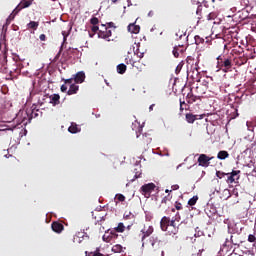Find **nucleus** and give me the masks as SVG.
<instances>
[{"label": "nucleus", "mask_w": 256, "mask_h": 256, "mask_svg": "<svg viewBox=\"0 0 256 256\" xmlns=\"http://www.w3.org/2000/svg\"><path fill=\"white\" fill-rule=\"evenodd\" d=\"M211 1V3H215V0H210Z\"/></svg>", "instance_id": "nucleus-64"}, {"label": "nucleus", "mask_w": 256, "mask_h": 256, "mask_svg": "<svg viewBox=\"0 0 256 256\" xmlns=\"http://www.w3.org/2000/svg\"><path fill=\"white\" fill-rule=\"evenodd\" d=\"M172 191H177L179 189V185L178 184H174L171 186Z\"/></svg>", "instance_id": "nucleus-50"}, {"label": "nucleus", "mask_w": 256, "mask_h": 256, "mask_svg": "<svg viewBox=\"0 0 256 256\" xmlns=\"http://www.w3.org/2000/svg\"><path fill=\"white\" fill-rule=\"evenodd\" d=\"M90 23H91V25H93V26L99 25V18H97V17H92V18L90 19Z\"/></svg>", "instance_id": "nucleus-35"}, {"label": "nucleus", "mask_w": 256, "mask_h": 256, "mask_svg": "<svg viewBox=\"0 0 256 256\" xmlns=\"http://www.w3.org/2000/svg\"><path fill=\"white\" fill-rule=\"evenodd\" d=\"M217 159H220V161H223L225 159H229V152L225 150H221L217 154Z\"/></svg>", "instance_id": "nucleus-19"}, {"label": "nucleus", "mask_w": 256, "mask_h": 256, "mask_svg": "<svg viewBox=\"0 0 256 256\" xmlns=\"http://www.w3.org/2000/svg\"><path fill=\"white\" fill-rule=\"evenodd\" d=\"M153 107H155V104L150 105L149 111H153Z\"/></svg>", "instance_id": "nucleus-57"}, {"label": "nucleus", "mask_w": 256, "mask_h": 256, "mask_svg": "<svg viewBox=\"0 0 256 256\" xmlns=\"http://www.w3.org/2000/svg\"><path fill=\"white\" fill-rule=\"evenodd\" d=\"M62 81H64L65 85H74L73 81H75V78L72 76V78L62 79Z\"/></svg>", "instance_id": "nucleus-34"}, {"label": "nucleus", "mask_w": 256, "mask_h": 256, "mask_svg": "<svg viewBox=\"0 0 256 256\" xmlns=\"http://www.w3.org/2000/svg\"><path fill=\"white\" fill-rule=\"evenodd\" d=\"M51 102L53 103V105H59V99H61V96H59V94H53L51 97Z\"/></svg>", "instance_id": "nucleus-27"}, {"label": "nucleus", "mask_w": 256, "mask_h": 256, "mask_svg": "<svg viewBox=\"0 0 256 256\" xmlns=\"http://www.w3.org/2000/svg\"><path fill=\"white\" fill-rule=\"evenodd\" d=\"M207 89H209V86H207V84L200 83L197 84L195 88V93L201 99V97H203V95L207 93Z\"/></svg>", "instance_id": "nucleus-11"}, {"label": "nucleus", "mask_w": 256, "mask_h": 256, "mask_svg": "<svg viewBox=\"0 0 256 256\" xmlns=\"http://www.w3.org/2000/svg\"><path fill=\"white\" fill-rule=\"evenodd\" d=\"M119 237V235L115 232V231H107L104 233V235L102 236V240L105 242V243H111V241L113 239H117Z\"/></svg>", "instance_id": "nucleus-12"}, {"label": "nucleus", "mask_w": 256, "mask_h": 256, "mask_svg": "<svg viewBox=\"0 0 256 256\" xmlns=\"http://www.w3.org/2000/svg\"><path fill=\"white\" fill-rule=\"evenodd\" d=\"M227 176V173L222 172V171H217L216 172V177H218V179H223V177Z\"/></svg>", "instance_id": "nucleus-37"}, {"label": "nucleus", "mask_w": 256, "mask_h": 256, "mask_svg": "<svg viewBox=\"0 0 256 256\" xmlns=\"http://www.w3.org/2000/svg\"><path fill=\"white\" fill-rule=\"evenodd\" d=\"M113 35L111 29L107 27V25L102 24V29L98 32L99 39H105L106 41H111L109 37Z\"/></svg>", "instance_id": "nucleus-5"}, {"label": "nucleus", "mask_w": 256, "mask_h": 256, "mask_svg": "<svg viewBox=\"0 0 256 256\" xmlns=\"http://www.w3.org/2000/svg\"><path fill=\"white\" fill-rule=\"evenodd\" d=\"M241 5H243V7H249V0H241Z\"/></svg>", "instance_id": "nucleus-46"}, {"label": "nucleus", "mask_w": 256, "mask_h": 256, "mask_svg": "<svg viewBox=\"0 0 256 256\" xmlns=\"http://www.w3.org/2000/svg\"><path fill=\"white\" fill-rule=\"evenodd\" d=\"M106 25H107L106 27H107L108 29H116L115 23H113V22H109V23H107Z\"/></svg>", "instance_id": "nucleus-45"}, {"label": "nucleus", "mask_w": 256, "mask_h": 256, "mask_svg": "<svg viewBox=\"0 0 256 256\" xmlns=\"http://www.w3.org/2000/svg\"><path fill=\"white\" fill-rule=\"evenodd\" d=\"M90 255H92V256H104L103 254H101L99 252V248L95 252H91Z\"/></svg>", "instance_id": "nucleus-44"}, {"label": "nucleus", "mask_w": 256, "mask_h": 256, "mask_svg": "<svg viewBox=\"0 0 256 256\" xmlns=\"http://www.w3.org/2000/svg\"><path fill=\"white\" fill-rule=\"evenodd\" d=\"M185 52V50H183L181 48V46H175L174 49H173V55L174 57L178 58L179 57V54H183Z\"/></svg>", "instance_id": "nucleus-24"}, {"label": "nucleus", "mask_w": 256, "mask_h": 256, "mask_svg": "<svg viewBox=\"0 0 256 256\" xmlns=\"http://www.w3.org/2000/svg\"><path fill=\"white\" fill-rule=\"evenodd\" d=\"M39 27V22L30 21L27 24V29H32L33 31H37V28Z\"/></svg>", "instance_id": "nucleus-26"}, {"label": "nucleus", "mask_w": 256, "mask_h": 256, "mask_svg": "<svg viewBox=\"0 0 256 256\" xmlns=\"http://www.w3.org/2000/svg\"><path fill=\"white\" fill-rule=\"evenodd\" d=\"M127 3H128V7H131V5H133V4L131 3V0H127Z\"/></svg>", "instance_id": "nucleus-58"}, {"label": "nucleus", "mask_w": 256, "mask_h": 256, "mask_svg": "<svg viewBox=\"0 0 256 256\" xmlns=\"http://www.w3.org/2000/svg\"><path fill=\"white\" fill-rule=\"evenodd\" d=\"M33 0H22L19 5L14 9L15 14L19 13L21 9H27V7H31Z\"/></svg>", "instance_id": "nucleus-13"}, {"label": "nucleus", "mask_w": 256, "mask_h": 256, "mask_svg": "<svg viewBox=\"0 0 256 256\" xmlns=\"http://www.w3.org/2000/svg\"><path fill=\"white\" fill-rule=\"evenodd\" d=\"M175 209H177V211H181V209H183V205L181 204V202L175 203Z\"/></svg>", "instance_id": "nucleus-43"}, {"label": "nucleus", "mask_w": 256, "mask_h": 256, "mask_svg": "<svg viewBox=\"0 0 256 256\" xmlns=\"http://www.w3.org/2000/svg\"><path fill=\"white\" fill-rule=\"evenodd\" d=\"M91 31H92V33H94V34L97 33V31H99V26H97V25H96V26H92V27H91Z\"/></svg>", "instance_id": "nucleus-47"}, {"label": "nucleus", "mask_w": 256, "mask_h": 256, "mask_svg": "<svg viewBox=\"0 0 256 256\" xmlns=\"http://www.w3.org/2000/svg\"><path fill=\"white\" fill-rule=\"evenodd\" d=\"M117 201H120V203H123L125 201V195L123 194H116Z\"/></svg>", "instance_id": "nucleus-38"}, {"label": "nucleus", "mask_w": 256, "mask_h": 256, "mask_svg": "<svg viewBox=\"0 0 256 256\" xmlns=\"http://www.w3.org/2000/svg\"><path fill=\"white\" fill-rule=\"evenodd\" d=\"M137 139H140V145L142 147H147V145H150V143L153 141V138H151V134L144 133L141 135H137Z\"/></svg>", "instance_id": "nucleus-7"}, {"label": "nucleus", "mask_w": 256, "mask_h": 256, "mask_svg": "<svg viewBox=\"0 0 256 256\" xmlns=\"http://www.w3.org/2000/svg\"><path fill=\"white\" fill-rule=\"evenodd\" d=\"M185 119L187 121V123H195V121H197V115H194L193 113H187L185 115Z\"/></svg>", "instance_id": "nucleus-18"}, {"label": "nucleus", "mask_w": 256, "mask_h": 256, "mask_svg": "<svg viewBox=\"0 0 256 256\" xmlns=\"http://www.w3.org/2000/svg\"><path fill=\"white\" fill-rule=\"evenodd\" d=\"M127 71V65L125 64H119L117 66V73H119V75H125V72Z\"/></svg>", "instance_id": "nucleus-23"}, {"label": "nucleus", "mask_w": 256, "mask_h": 256, "mask_svg": "<svg viewBox=\"0 0 256 256\" xmlns=\"http://www.w3.org/2000/svg\"><path fill=\"white\" fill-rule=\"evenodd\" d=\"M119 0H112V3L117 4Z\"/></svg>", "instance_id": "nucleus-59"}, {"label": "nucleus", "mask_w": 256, "mask_h": 256, "mask_svg": "<svg viewBox=\"0 0 256 256\" xmlns=\"http://www.w3.org/2000/svg\"><path fill=\"white\" fill-rule=\"evenodd\" d=\"M179 103H180V113H183V111H189V103H186L184 100H181V99L179 100Z\"/></svg>", "instance_id": "nucleus-22"}, {"label": "nucleus", "mask_w": 256, "mask_h": 256, "mask_svg": "<svg viewBox=\"0 0 256 256\" xmlns=\"http://www.w3.org/2000/svg\"><path fill=\"white\" fill-rule=\"evenodd\" d=\"M61 53H63V46L60 47L59 52L54 57V61H59V57H61Z\"/></svg>", "instance_id": "nucleus-40"}, {"label": "nucleus", "mask_w": 256, "mask_h": 256, "mask_svg": "<svg viewBox=\"0 0 256 256\" xmlns=\"http://www.w3.org/2000/svg\"><path fill=\"white\" fill-rule=\"evenodd\" d=\"M202 11H203V5H201V3L198 2V7H197V10H196V15L201 17V12Z\"/></svg>", "instance_id": "nucleus-36"}, {"label": "nucleus", "mask_w": 256, "mask_h": 256, "mask_svg": "<svg viewBox=\"0 0 256 256\" xmlns=\"http://www.w3.org/2000/svg\"><path fill=\"white\" fill-rule=\"evenodd\" d=\"M204 7H209V2L207 0H204L203 2Z\"/></svg>", "instance_id": "nucleus-54"}, {"label": "nucleus", "mask_w": 256, "mask_h": 256, "mask_svg": "<svg viewBox=\"0 0 256 256\" xmlns=\"http://www.w3.org/2000/svg\"><path fill=\"white\" fill-rule=\"evenodd\" d=\"M207 21H214V19H217V13L215 12H210L207 16H206Z\"/></svg>", "instance_id": "nucleus-32"}, {"label": "nucleus", "mask_w": 256, "mask_h": 256, "mask_svg": "<svg viewBox=\"0 0 256 256\" xmlns=\"http://www.w3.org/2000/svg\"><path fill=\"white\" fill-rule=\"evenodd\" d=\"M105 83H106V85L109 87V82H107V80H105Z\"/></svg>", "instance_id": "nucleus-62"}, {"label": "nucleus", "mask_w": 256, "mask_h": 256, "mask_svg": "<svg viewBox=\"0 0 256 256\" xmlns=\"http://www.w3.org/2000/svg\"><path fill=\"white\" fill-rule=\"evenodd\" d=\"M39 39H40V41H46L47 36H46L45 34H41V35L39 36Z\"/></svg>", "instance_id": "nucleus-51"}, {"label": "nucleus", "mask_w": 256, "mask_h": 256, "mask_svg": "<svg viewBox=\"0 0 256 256\" xmlns=\"http://www.w3.org/2000/svg\"><path fill=\"white\" fill-rule=\"evenodd\" d=\"M141 177L140 175H135V179H139Z\"/></svg>", "instance_id": "nucleus-61"}, {"label": "nucleus", "mask_w": 256, "mask_h": 256, "mask_svg": "<svg viewBox=\"0 0 256 256\" xmlns=\"http://www.w3.org/2000/svg\"><path fill=\"white\" fill-rule=\"evenodd\" d=\"M116 233H124L125 232V224L123 222L118 223V226L115 228Z\"/></svg>", "instance_id": "nucleus-28"}, {"label": "nucleus", "mask_w": 256, "mask_h": 256, "mask_svg": "<svg viewBox=\"0 0 256 256\" xmlns=\"http://www.w3.org/2000/svg\"><path fill=\"white\" fill-rule=\"evenodd\" d=\"M248 241H249V243H255V241H256L255 235L250 234V235L248 236Z\"/></svg>", "instance_id": "nucleus-42"}, {"label": "nucleus", "mask_w": 256, "mask_h": 256, "mask_svg": "<svg viewBox=\"0 0 256 256\" xmlns=\"http://www.w3.org/2000/svg\"><path fill=\"white\" fill-rule=\"evenodd\" d=\"M93 218L96 221V225H101V223H103V221H105L107 219V214H101L98 212V214L95 216L94 214L92 215Z\"/></svg>", "instance_id": "nucleus-16"}, {"label": "nucleus", "mask_w": 256, "mask_h": 256, "mask_svg": "<svg viewBox=\"0 0 256 256\" xmlns=\"http://www.w3.org/2000/svg\"><path fill=\"white\" fill-rule=\"evenodd\" d=\"M226 183L228 185H233V183H239V179H241V170H233L226 174Z\"/></svg>", "instance_id": "nucleus-4"}, {"label": "nucleus", "mask_w": 256, "mask_h": 256, "mask_svg": "<svg viewBox=\"0 0 256 256\" xmlns=\"http://www.w3.org/2000/svg\"><path fill=\"white\" fill-rule=\"evenodd\" d=\"M69 133L75 134L81 131V128L76 123H71V126L68 128Z\"/></svg>", "instance_id": "nucleus-21"}, {"label": "nucleus", "mask_w": 256, "mask_h": 256, "mask_svg": "<svg viewBox=\"0 0 256 256\" xmlns=\"http://www.w3.org/2000/svg\"><path fill=\"white\" fill-rule=\"evenodd\" d=\"M74 83H83L85 81V72L80 71L73 75Z\"/></svg>", "instance_id": "nucleus-15"}, {"label": "nucleus", "mask_w": 256, "mask_h": 256, "mask_svg": "<svg viewBox=\"0 0 256 256\" xmlns=\"http://www.w3.org/2000/svg\"><path fill=\"white\" fill-rule=\"evenodd\" d=\"M16 13V14H15ZM15 15H17V11L13 10V12L9 15V17L7 18V23H9L10 21H12V19H15Z\"/></svg>", "instance_id": "nucleus-39"}, {"label": "nucleus", "mask_w": 256, "mask_h": 256, "mask_svg": "<svg viewBox=\"0 0 256 256\" xmlns=\"http://www.w3.org/2000/svg\"><path fill=\"white\" fill-rule=\"evenodd\" d=\"M136 55H137V57L140 58V59H143V57H144V54H143V53H137Z\"/></svg>", "instance_id": "nucleus-55"}, {"label": "nucleus", "mask_w": 256, "mask_h": 256, "mask_svg": "<svg viewBox=\"0 0 256 256\" xmlns=\"http://www.w3.org/2000/svg\"><path fill=\"white\" fill-rule=\"evenodd\" d=\"M212 159H215V157H209L206 154H200L198 157V165L200 167H209V165H211Z\"/></svg>", "instance_id": "nucleus-6"}, {"label": "nucleus", "mask_w": 256, "mask_h": 256, "mask_svg": "<svg viewBox=\"0 0 256 256\" xmlns=\"http://www.w3.org/2000/svg\"><path fill=\"white\" fill-rule=\"evenodd\" d=\"M197 201H199V197L193 196L192 198L189 199L188 205H190V207H193V205L197 204Z\"/></svg>", "instance_id": "nucleus-30"}, {"label": "nucleus", "mask_w": 256, "mask_h": 256, "mask_svg": "<svg viewBox=\"0 0 256 256\" xmlns=\"http://www.w3.org/2000/svg\"><path fill=\"white\" fill-rule=\"evenodd\" d=\"M62 35H63V42L65 43V41H67V37H69V32H67V30H63Z\"/></svg>", "instance_id": "nucleus-41"}, {"label": "nucleus", "mask_w": 256, "mask_h": 256, "mask_svg": "<svg viewBox=\"0 0 256 256\" xmlns=\"http://www.w3.org/2000/svg\"><path fill=\"white\" fill-rule=\"evenodd\" d=\"M77 91H79V86L76 84H71L69 90L67 91V94L76 95Z\"/></svg>", "instance_id": "nucleus-20"}, {"label": "nucleus", "mask_w": 256, "mask_h": 256, "mask_svg": "<svg viewBox=\"0 0 256 256\" xmlns=\"http://www.w3.org/2000/svg\"><path fill=\"white\" fill-rule=\"evenodd\" d=\"M155 184L154 183H148L141 186L140 191L142 195H151L153 191H155Z\"/></svg>", "instance_id": "nucleus-9"}, {"label": "nucleus", "mask_w": 256, "mask_h": 256, "mask_svg": "<svg viewBox=\"0 0 256 256\" xmlns=\"http://www.w3.org/2000/svg\"><path fill=\"white\" fill-rule=\"evenodd\" d=\"M173 199V196L171 194H168L167 196H165L162 200H161V204L162 205H167V203H169V201H171Z\"/></svg>", "instance_id": "nucleus-31"}, {"label": "nucleus", "mask_w": 256, "mask_h": 256, "mask_svg": "<svg viewBox=\"0 0 256 256\" xmlns=\"http://www.w3.org/2000/svg\"><path fill=\"white\" fill-rule=\"evenodd\" d=\"M160 229L165 231L167 235H177L179 227L175 226V219L164 216L160 221Z\"/></svg>", "instance_id": "nucleus-1"}, {"label": "nucleus", "mask_w": 256, "mask_h": 256, "mask_svg": "<svg viewBox=\"0 0 256 256\" xmlns=\"http://www.w3.org/2000/svg\"><path fill=\"white\" fill-rule=\"evenodd\" d=\"M148 243L151 245V247L155 248V245H157V243H159V238L157 236H151L148 239Z\"/></svg>", "instance_id": "nucleus-25"}, {"label": "nucleus", "mask_w": 256, "mask_h": 256, "mask_svg": "<svg viewBox=\"0 0 256 256\" xmlns=\"http://www.w3.org/2000/svg\"><path fill=\"white\" fill-rule=\"evenodd\" d=\"M113 253H121L123 251V246L121 244H116L112 247Z\"/></svg>", "instance_id": "nucleus-29"}, {"label": "nucleus", "mask_w": 256, "mask_h": 256, "mask_svg": "<svg viewBox=\"0 0 256 256\" xmlns=\"http://www.w3.org/2000/svg\"><path fill=\"white\" fill-rule=\"evenodd\" d=\"M194 41L196 43V45H201V43H205V39L201 38V36L196 35L194 37Z\"/></svg>", "instance_id": "nucleus-33"}, {"label": "nucleus", "mask_w": 256, "mask_h": 256, "mask_svg": "<svg viewBox=\"0 0 256 256\" xmlns=\"http://www.w3.org/2000/svg\"><path fill=\"white\" fill-rule=\"evenodd\" d=\"M153 231L154 228L153 226H144V228L141 230L142 233V245H145V239H147V237H151V235H153Z\"/></svg>", "instance_id": "nucleus-8"}, {"label": "nucleus", "mask_w": 256, "mask_h": 256, "mask_svg": "<svg viewBox=\"0 0 256 256\" xmlns=\"http://www.w3.org/2000/svg\"><path fill=\"white\" fill-rule=\"evenodd\" d=\"M127 229H128V231L131 230V225H128V226H127Z\"/></svg>", "instance_id": "nucleus-60"}, {"label": "nucleus", "mask_w": 256, "mask_h": 256, "mask_svg": "<svg viewBox=\"0 0 256 256\" xmlns=\"http://www.w3.org/2000/svg\"><path fill=\"white\" fill-rule=\"evenodd\" d=\"M130 65H132V67H136L135 65L137 64V61H134L133 59L129 60Z\"/></svg>", "instance_id": "nucleus-52"}, {"label": "nucleus", "mask_w": 256, "mask_h": 256, "mask_svg": "<svg viewBox=\"0 0 256 256\" xmlns=\"http://www.w3.org/2000/svg\"><path fill=\"white\" fill-rule=\"evenodd\" d=\"M172 212L175 213V208H172Z\"/></svg>", "instance_id": "nucleus-63"}, {"label": "nucleus", "mask_w": 256, "mask_h": 256, "mask_svg": "<svg viewBox=\"0 0 256 256\" xmlns=\"http://www.w3.org/2000/svg\"><path fill=\"white\" fill-rule=\"evenodd\" d=\"M51 227L54 233H61L65 229V226H63L61 222H57V221L53 222Z\"/></svg>", "instance_id": "nucleus-14"}, {"label": "nucleus", "mask_w": 256, "mask_h": 256, "mask_svg": "<svg viewBox=\"0 0 256 256\" xmlns=\"http://www.w3.org/2000/svg\"><path fill=\"white\" fill-rule=\"evenodd\" d=\"M61 91H62V93H66L67 92V85L63 84L61 86Z\"/></svg>", "instance_id": "nucleus-49"}, {"label": "nucleus", "mask_w": 256, "mask_h": 256, "mask_svg": "<svg viewBox=\"0 0 256 256\" xmlns=\"http://www.w3.org/2000/svg\"><path fill=\"white\" fill-rule=\"evenodd\" d=\"M198 101H201V98L197 94H194L193 89H191L186 95V103H188V105H193V103H197Z\"/></svg>", "instance_id": "nucleus-10"}, {"label": "nucleus", "mask_w": 256, "mask_h": 256, "mask_svg": "<svg viewBox=\"0 0 256 256\" xmlns=\"http://www.w3.org/2000/svg\"><path fill=\"white\" fill-rule=\"evenodd\" d=\"M187 63V73H192V75H199V65L197 60L192 56H188L186 59Z\"/></svg>", "instance_id": "nucleus-3"}, {"label": "nucleus", "mask_w": 256, "mask_h": 256, "mask_svg": "<svg viewBox=\"0 0 256 256\" xmlns=\"http://www.w3.org/2000/svg\"><path fill=\"white\" fill-rule=\"evenodd\" d=\"M252 90L256 91V78L251 83Z\"/></svg>", "instance_id": "nucleus-48"}, {"label": "nucleus", "mask_w": 256, "mask_h": 256, "mask_svg": "<svg viewBox=\"0 0 256 256\" xmlns=\"http://www.w3.org/2000/svg\"><path fill=\"white\" fill-rule=\"evenodd\" d=\"M217 67L224 73H228V71H231V67H233V63L231 62V59L225 58L222 56L217 57Z\"/></svg>", "instance_id": "nucleus-2"}, {"label": "nucleus", "mask_w": 256, "mask_h": 256, "mask_svg": "<svg viewBox=\"0 0 256 256\" xmlns=\"http://www.w3.org/2000/svg\"><path fill=\"white\" fill-rule=\"evenodd\" d=\"M230 241L232 245H238V243L233 240V236H230Z\"/></svg>", "instance_id": "nucleus-53"}, {"label": "nucleus", "mask_w": 256, "mask_h": 256, "mask_svg": "<svg viewBox=\"0 0 256 256\" xmlns=\"http://www.w3.org/2000/svg\"><path fill=\"white\" fill-rule=\"evenodd\" d=\"M173 190H169V189H166L165 190V193H168V195H171L170 193H172Z\"/></svg>", "instance_id": "nucleus-56"}, {"label": "nucleus", "mask_w": 256, "mask_h": 256, "mask_svg": "<svg viewBox=\"0 0 256 256\" xmlns=\"http://www.w3.org/2000/svg\"><path fill=\"white\" fill-rule=\"evenodd\" d=\"M128 31H129V33H134L135 35H137V33H139L141 31V26L136 25L135 23L129 24Z\"/></svg>", "instance_id": "nucleus-17"}]
</instances>
